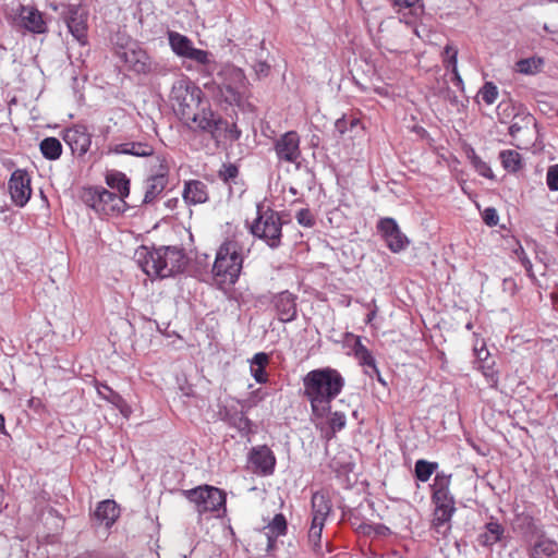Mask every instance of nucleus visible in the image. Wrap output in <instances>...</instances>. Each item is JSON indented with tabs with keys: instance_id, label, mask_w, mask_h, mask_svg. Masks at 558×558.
<instances>
[{
	"instance_id": "8",
	"label": "nucleus",
	"mask_w": 558,
	"mask_h": 558,
	"mask_svg": "<svg viewBox=\"0 0 558 558\" xmlns=\"http://www.w3.org/2000/svg\"><path fill=\"white\" fill-rule=\"evenodd\" d=\"M168 41L175 56L190 59L204 65L208 74L216 71L217 63L211 59L213 54L207 50L195 48L193 41L187 36L174 31H169Z\"/></svg>"
},
{
	"instance_id": "43",
	"label": "nucleus",
	"mask_w": 558,
	"mask_h": 558,
	"mask_svg": "<svg viewBox=\"0 0 558 558\" xmlns=\"http://www.w3.org/2000/svg\"><path fill=\"white\" fill-rule=\"evenodd\" d=\"M468 158L473 166V168L476 170V172L487 179H494V173L489 167V165L484 161L473 148L470 149L468 153Z\"/></svg>"
},
{
	"instance_id": "50",
	"label": "nucleus",
	"mask_w": 558,
	"mask_h": 558,
	"mask_svg": "<svg viewBox=\"0 0 558 558\" xmlns=\"http://www.w3.org/2000/svg\"><path fill=\"white\" fill-rule=\"evenodd\" d=\"M483 220L488 227H495L498 225L499 216L494 207H487L483 213Z\"/></svg>"
},
{
	"instance_id": "3",
	"label": "nucleus",
	"mask_w": 558,
	"mask_h": 558,
	"mask_svg": "<svg viewBox=\"0 0 558 558\" xmlns=\"http://www.w3.org/2000/svg\"><path fill=\"white\" fill-rule=\"evenodd\" d=\"M344 385V377L336 368L327 366L310 371L303 377V387L312 414L317 418L325 417Z\"/></svg>"
},
{
	"instance_id": "60",
	"label": "nucleus",
	"mask_w": 558,
	"mask_h": 558,
	"mask_svg": "<svg viewBox=\"0 0 558 558\" xmlns=\"http://www.w3.org/2000/svg\"><path fill=\"white\" fill-rule=\"evenodd\" d=\"M348 120H349L350 130H353L354 128H356L360 124V119H357V118H350Z\"/></svg>"
},
{
	"instance_id": "12",
	"label": "nucleus",
	"mask_w": 558,
	"mask_h": 558,
	"mask_svg": "<svg viewBox=\"0 0 558 558\" xmlns=\"http://www.w3.org/2000/svg\"><path fill=\"white\" fill-rule=\"evenodd\" d=\"M236 402L241 404L242 409L233 404L219 407V417L230 427L235 428L242 437H248L255 433V425L243 410L245 407L244 402L240 400H236Z\"/></svg>"
},
{
	"instance_id": "52",
	"label": "nucleus",
	"mask_w": 558,
	"mask_h": 558,
	"mask_svg": "<svg viewBox=\"0 0 558 558\" xmlns=\"http://www.w3.org/2000/svg\"><path fill=\"white\" fill-rule=\"evenodd\" d=\"M73 558H111V556L109 555H106L101 551H96V550H86Z\"/></svg>"
},
{
	"instance_id": "26",
	"label": "nucleus",
	"mask_w": 558,
	"mask_h": 558,
	"mask_svg": "<svg viewBox=\"0 0 558 558\" xmlns=\"http://www.w3.org/2000/svg\"><path fill=\"white\" fill-rule=\"evenodd\" d=\"M110 151L117 155H131L135 157L154 156L155 149L147 142H125L116 144Z\"/></svg>"
},
{
	"instance_id": "20",
	"label": "nucleus",
	"mask_w": 558,
	"mask_h": 558,
	"mask_svg": "<svg viewBox=\"0 0 558 558\" xmlns=\"http://www.w3.org/2000/svg\"><path fill=\"white\" fill-rule=\"evenodd\" d=\"M513 529L529 542L544 534L543 525L538 520L526 512H521L515 515Z\"/></svg>"
},
{
	"instance_id": "27",
	"label": "nucleus",
	"mask_w": 558,
	"mask_h": 558,
	"mask_svg": "<svg viewBox=\"0 0 558 558\" xmlns=\"http://www.w3.org/2000/svg\"><path fill=\"white\" fill-rule=\"evenodd\" d=\"M264 529L267 536L266 550L270 553L276 547L277 538L286 535L287 533L288 524L286 517L282 513H277Z\"/></svg>"
},
{
	"instance_id": "7",
	"label": "nucleus",
	"mask_w": 558,
	"mask_h": 558,
	"mask_svg": "<svg viewBox=\"0 0 558 558\" xmlns=\"http://www.w3.org/2000/svg\"><path fill=\"white\" fill-rule=\"evenodd\" d=\"M282 220L278 211L270 208L262 209L257 206V217L250 227L251 234L263 240L270 248L275 250L281 245Z\"/></svg>"
},
{
	"instance_id": "49",
	"label": "nucleus",
	"mask_w": 558,
	"mask_h": 558,
	"mask_svg": "<svg viewBox=\"0 0 558 558\" xmlns=\"http://www.w3.org/2000/svg\"><path fill=\"white\" fill-rule=\"evenodd\" d=\"M296 220L298 222L303 226V227H307V228H311L314 226L315 221H314V218L311 214V211L308 209H300L298 213H296Z\"/></svg>"
},
{
	"instance_id": "51",
	"label": "nucleus",
	"mask_w": 558,
	"mask_h": 558,
	"mask_svg": "<svg viewBox=\"0 0 558 558\" xmlns=\"http://www.w3.org/2000/svg\"><path fill=\"white\" fill-rule=\"evenodd\" d=\"M335 130L340 136L350 131L349 120L345 116H342L341 118L336 120Z\"/></svg>"
},
{
	"instance_id": "16",
	"label": "nucleus",
	"mask_w": 558,
	"mask_h": 558,
	"mask_svg": "<svg viewBox=\"0 0 558 558\" xmlns=\"http://www.w3.org/2000/svg\"><path fill=\"white\" fill-rule=\"evenodd\" d=\"M300 136L295 131L282 134L274 144L278 160L295 163L301 157Z\"/></svg>"
},
{
	"instance_id": "21",
	"label": "nucleus",
	"mask_w": 558,
	"mask_h": 558,
	"mask_svg": "<svg viewBox=\"0 0 558 558\" xmlns=\"http://www.w3.org/2000/svg\"><path fill=\"white\" fill-rule=\"evenodd\" d=\"M505 532L504 525L498 520L490 518L478 532L476 542L482 547L492 548L504 538Z\"/></svg>"
},
{
	"instance_id": "53",
	"label": "nucleus",
	"mask_w": 558,
	"mask_h": 558,
	"mask_svg": "<svg viewBox=\"0 0 558 558\" xmlns=\"http://www.w3.org/2000/svg\"><path fill=\"white\" fill-rule=\"evenodd\" d=\"M449 69L451 71V73H452V83H453V85L457 88L463 90L464 84H463V80H462V77H461V75H460V73L458 71V64L456 65V68H449Z\"/></svg>"
},
{
	"instance_id": "44",
	"label": "nucleus",
	"mask_w": 558,
	"mask_h": 558,
	"mask_svg": "<svg viewBox=\"0 0 558 558\" xmlns=\"http://www.w3.org/2000/svg\"><path fill=\"white\" fill-rule=\"evenodd\" d=\"M329 414V418H328V426L332 433V435H335L336 433L342 430L345 425H347V416L343 412L341 411H335V412H331V410L327 413V415Z\"/></svg>"
},
{
	"instance_id": "25",
	"label": "nucleus",
	"mask_w": 558,
	"mask_h": 558,
	"mask_svg": "<svg viewBox=\"0 0 558 558\" xmlns=\"http://www.w3.org/2000/svg\"><path fill=\"white\" fill-rule=\"evenodd\" d=\"M95 519L106 527H111L120 517V508L112 499L98 502L94 512Z\"/></svg>"
},
{
	"instance_id": "38",
	"label": "nucleus",
	"mask_w": 558,
	"mask_h": 558,
	"mask_svg": "<svg viewBox=\"0 0 558 558\" xmlns=\"http://www.w3.org/2000/svg\"><path fill=\"white\" fill-rule=\"evenodd\" d=\"M214 118L215 120L219 119L223 123L220 126V130H218V134L208 133L214 141L219 142L223 135L228 136L231 141H238L241 137L242 132L235 123L229 124L227 120L215 111Z\"/></svg>"
},
{
	"instance_id": "1",
	"label": "nucleus",
	"mask_w": 558,
	"mask_h": 558,
	"mask_svg": "<svg viewBox=\"0 0 558 558\" xmlns=\"http://www.w3.org/2000/svg\"><path fill=\"white\" fill-rule=\"evenodd\" d=\"M169 99L175 116L189 128L218 134L223 123L219 119L215 120L214 111L204 98L203 90L189 78L173 83Z\"/></svg>"
},
{
	"instance_id": "56",
	"label": "nucleus",
	"mask_w": 558,
	"mask_h": 558,
	"mask_svg": "<svg viewBox=\"0 0 558 558\" xmlns=\"http://www.w3.org/2000/svg\"><path fill=\"white\" fill-rule=\"evenodd\" d=\"M265 398V393H262L260 389H257L253 391L247 400V402L251 403V405H255L258 401L263 400ZM246 401H244V404Z\"/></svg>"
},
{
	"instance_id": "36",
	"label": "nucleus",
	"mask_w": 558,
	"mask_h": 558,
	"mask_svg": "<svg viewBox=\"0 0 558 558\" xmlns=\"http://www.w3.org/2000/svg\"><path fill=\"white\" fill-rule=\"evenodd\" d=\"M392 5L398 9V11H402L403 9H409L411 16L408 17L405 14L400 19V22H404L408 25L413 24L414 16L423 13V4L421 0H390Z\"/></svg>"
},
{
	"instance_id": "34",
	"label": "nucleus",
	"mask_w": 558,
	"mask_h": 558,
	"mask_svg": "<svg viewBox=\"0 0 558 558\" xmlns=\"http://www.w3.org/2000/svg\"><path fill=\"white\" fill-rule=\"evenodd\" d=\"M531 126H536L535 118L531 113L522 111L514 114L508 132L512 138H517L522 131L529 130Z\"/></svg>"
},
{
	"instance_id": "24",
	"label": "nucleus",
	"mask_w": 558,
	"mask_h": 558,
	"mask_svg": "<svg viewBox=\"0 0 558 558\" xmlns=\"http://www.w3.org/2000/svg\"><path fill=\"white\" fill-rule=\"evenodd\" d=\"M182 196L189 205L204 204L208 201L207 184L199 180L186 181Z\"/></svg>"
},
{
	"instance_id": "55",
	"label": "nucleus",
	"mask_w": 558,
	"mask_h": 558,
	"mask_svg": "<svg viewBox=\"0 0 558 558\" xmlns=\"http://www.w3.org/2000/svg\"><path fill=\"white\" fill-rule=\"evenodd\" d=\"M519 259H520L522 266L529 272V275H532V267H533L532 263H531L530 258L526 256V254L524 253L522 247H520Z\"/></svg>"
},
{
	"instance_id": "48",
	"label": "nucleus",
	"mask_w": 558,
	"mask_h": 558,
	"mask_svg": "<svg viewBox=\"0 0 558 558\" xmlns=\"http://www.w3.org/2000/svg\"><path fill=\"white\" fill-rule=\"evenodd\" d=\"M546 184L550 191H558V163L548 168L546 173Z\"/></svg>"
},
{
	"instance_id": "46",
	"label": "nucleus",
	"mask_w": 558,
	"mask_h": 558,
	"mask_svg": "<svg viewBox=\"0 0 558 558\" xmlns=\"http://www.w3.org/2000/svg\"><path fill=\"white\" fill-rule=\"evenodd\" d=\"M480 94L487 105H493L498 98V88L493 82H486L481 88Z\"/></svg>"
},
{
	"instance_id": "9",
	"label": "nucleus",
	"mask_w": 558,
	"mask_h": 558,
	"mask_svg": "<svg viewBox=\"0 0 558 558\" xmlns=\"http://www.w3.org/2000/svg\"><path fill=\"white\" fill-rule=\"evenodd\" d=\"M184 497L195 506L199 515L208 512H218L226 508V494L214 486L202 485L192 489L183 490Z\"/></svg>"
},
{
	"instance_id": "13",
	"label": "nucleus",
	"mask_w": 558,
	"mask_h": 558,
	"mask_svg": "<svg viewBox=\"0 0 558 558\" xmlns=\"http://www.w3.org/2000/svg\"><path fill=\"white\" fill-rule=\"evenodd\" d=\"M155 159L157 170L145 181L144 204L153 203L163 192L168 183L169 168L166 158L162 155H157Z\"/></svg>"
},
{
	"instance_id": "42",
	"label": "nucleus",
	"mask_w": 558,
	"mask_h": 558,
	"mask_svg": "<svg viewBox=\"0 0 558 558\" xmlns=\"http://www.w3.org/2000/svg\"><path fill=\"white\" fill-rule=\"evenodd\" d=\"M325 522L312 520L308 530V543L315 553L322 551V533Z\"/></svg>"
},
{
	"instance_id": "47",
	"label": "nucleus",
	"mask_w": 558,
	"mask_h": 558,
	"mask_svg": "<svg viewBox=\"0 0 558 558\" xmlns=\"http://www.w3.org/2000/svg\"><path fill=\"white\" fill-rule=\"evenodd\" d=\"M444 64L447 70L458 64V49L452 45H446L444 48Z\"/></svg>"
},
{
	"instance_id": "28",
	"label": "nucleus",
	"mask_w": 558,
	"mask_h": 558,
	"mask_svg": "<svg viewBox=\"0 0 558 558\" xmlns=\"http://www.w3.org/2000/svg\"><path fill=\"white\" fill-rule=\"evenodd\" d=\"M312 520L326 522L331 512L332 505L329 497L320 492L313 494L311 499Z\"/></svg>"
},
{
	"instance_id": "6",
	"label": "nucleus",
	"mask_w": 558,
	"mask_h": 558,
	"mask_svg": "<svg viewBox=\"0 0 558 558\" xmlns=\"http://www.w3.org/2000/svg\"><path fill=\"white\" fill-rule=\"evenodd\" d=\"M216 70L218 72L213 81L216 86L214 92L216 99L230 106H240L245 86L244 72L232 64L217 65Z\"/></svg>"
},
{
	"instance_id": "63",
	"label": "nucleus",
	"mask_w": 558,
	"mask_h": 558,
	"mask_svg": "<svg viewBox=\"0 0 558 558\" xmlns=\"http://www.w3.org/2000/svg\"><path fill=\"white\" fill-rule=\"evenodd\" d=\"M3 501H4V490L2 488H0V512H2V510L4 508Z\"/></svg>"
},
{
	"instance_id": "17",
	"label": "nucleus",
	"mask_w": 558,
	"mask_h": 558,
	"mask_svg": "<svg viewBox=\"0 0 558 558\" xmlns=\"http://www.w3.org/2000/svg\"><path fill=\"white\" fill-rule=\"evenodd\" d=\"M298 295L284 290L271 299L272 307L281 323H291L298 317Z\"/></svg>"
},
{
	"instance_id": "57",
	"label": "nucleus",
	"mask_w": 558,
	"mask_h": 558,
	"mask_svg": "<svg viewBox=\"0 0 558 558\" xmlns=\"http://www.w3.org/2000/svg\"><path fill=\"white\" fill-rule=\"evenodd\" d=\"M365 374L369 377H376V379L384 386L387 385V383L385 381V379L381 377V374L378 369V367L376 366L375 369H372V371H368V369H365Z\"/></svg>"
},
{
	"instance_id": "2",
	"label": "nucleus",
	"mask_w": 558,
	"mask_h": 558,
	"mask_svg": "<svg viewBox=\"0 0 558 558\" xmlns=\"http://www.w3.org/2000/svg\"><path fill=\"white\" fill-rule=\"evenodd\" d=\"M252 240L248 233L234 232L216 252L213 279L220 290L234 286L241 275L244 258L250 254Z\"/></svg>"
},
{
	"instance_id": "59",
	"label": "nucleus",
	"mask_w": 558,
	"mask_h": 558,
	"mask_svg": "<svg viewBox=\"0 0 558 558\" xmlns=\"http://www.w3.org/2000/svg\"><path fill=\"white\" fill-rule=\"evenodd\" d=\"M377 307L374 305V308L366 315L365 323L371 324L372 320L376 317Z\"/></svg>"
},
{
	"instance_id": "35",
	"label": "nucleus",
	"mask_w": 558,
	"mask_h": 558,
	"mask_svg": "<svg viewBox=\"0 0 558 558\" xmlns=\"http://www.w3.org/2000/svg\"><path fill=\"white\" fill-rule=\"evenodd\" d=\"M329 466L337 477H342L353 471L354 463L348 452L340 451L330 460Z\"/></svg>"
},
{
	"instance_id": "18",
	"label": "nucleus",
	"mask_w": 558,
	"mask_h": 558,
	"mask_svg": "<svg viewBox=\"0 0 558 558\" xmlns=\"http://www.w3.org/2000/svg\"><path fill=\"white\" fill-rule=\"evenodd\" d=\"M64 21L71 35L81 44L87 43V19L76 5H69Z\"/></svg>"
},
{
	"instance_id": "64",
	"label": "nucleus",
	"mask_w": 558,
	"mask_h": 558,
	"mask_svg": "<svg viewBox=\"0 0 558 558\" xmlns=\"http://www.w3.org/2000/svg\"><path fill=\"white\" fill-rule=\"evenodd\" d=\"M4 428V418L3 416L0 414V430H2Z\"/></svg>"
},
{
	"instance_id": "40",
	"label": "nucleus",
	"mask_w": 558,
	"mask_h": 558,
	"mask_svg": "<svg viewBox=\"0 0 558 558\" xmlns=\"http://www.w3.org/2000/svg\"><path fill=\"white\" fill-rule=\"evenodd\" d=\"M545 64V61L542 57H530L525 59H520L517 61L515 66L517 71L521 74L525 75H535L539 73Z\"/></svg>"
},
{
	"instance_id": "33",
	"label": "nucleus",
	"mask_w": 558,
	"mask_h": 558,
	"mask_svg": "<svg viewBox=\"0 0 558 558\" xmlns=\"http://www.w3.org/2000/svg\"><path fill=\"white\" fill-rule=\"evenodd\" d=\"M97 392L100 396V398L108 401L109 403L114 405L117 409H119L123 415H125V416L128 415L130 408H129L126 401L123 399V397L120 393L114 391L107 384H98Z\"/></svg>"
},
{
	"instance_id": "10",
	"label": "nucleus",
	"mask_w": 558,
	"mask_h": 558,
	"mask_svg": "<svg viewBox=\"0 0 558 558\" xmlns=\"http://www.w3.org/2000/svg\"><path fill=\"white\" fill-rule=\"evenodd\" d=\"M116 54L124 63L129 71L136 74H149L156 71L157 64L154 63L142 47L136 43L126 45L117 49Z\"/></svg>"
},
{
	"instance_id": "22",
	"label": "nucleus",
	"mask_w": 558,
	"mask_h": 558,
	"mask_svg": "<svg viewBox=\"0 0 558 558\" xmlns=\"http://www.w3.org/2000/svg\"><path fill=\"white\" fill-rule=\"evenodd\" d=\"M19 17L21 25L31 33L43 34L46 32V23L41 13L34 7L20 5Z\"/></svg>"
},
{
	"instance_id": "11",
	"label": "nucleus",
	"mask_w": 558,
	"mask_h": 558,
	"mask_svg": "<svg viewBox=\"0 0 558 558\" xmlns=\"http://www.w3.org/2000/svg\"><path fill=\"white\" fill-rule=\"evenodd\" d=\"M377 231L385 241L387 247L390 252L395 254H399L405 251L411 241L410 239L401 231L397 220L391 217L380 218L377 221Z\"/></svg>"
},
{
	"instance_id": "19",
	"label": "nucleus",
	"mask_w": 558,
	"mask_h": 558,
	"mask_svg": "<svg viewBox=\"0 0 558 558\" xmlns=\"http://www.w3.org/2000/svg\"><path fill=\"white\" fill-rule=\"evenodd\" d=\"M250 462L263 475H271L276 466V457L271 449L266 446H256L251 449Z\"/></svg>"
},
{
	"instance_id": "29",
	"label": "nucleus",
	"mask_w": 558,
	"mask_h": 558,
	"mask_svg": "<svg viewBox=\"0 0 558 558\" xmlns=\"http://www.w3.org/2000/svg\"><path fill=\"white\" fill-rule=\"evenodd\" d=\"M558 553V543L545 536H537L530 553L531 558H556Z\"/></svg>"
},
{
	"instance_id": "58",
	"label": "nucleus",
	"mask_w": 558,
	"mask_h": 558,
	"mask_svg": "<svg viewBox=\"0 0 558 558\" xmlns=\"http://www.w3.org/2000/svg\"><path fill=\"white\" fill-rule=\"evenodd\" d=\"M474 352H475V355L478 360L481 361H484L488 357L489 355V352L487 351V349L485 348V345H483L481 349H474Z\"/></svg>"
},
{
	"instance_id": "30",
	"label": "nucleus",
	"mask_w": 558,
	"mask_h": 558,
	"mask_svg": "<svg viewBox=\"0 0 558 558\" xmlns=\"http://www.w3.org/2000/svg\"><path fill=\"white\" fill-rule=\"evenodd\" d=\"M348 337L354 338V344L352 347V352L354 357L359 361V364L364 366L365 369L372 371L375 369L376 360L372 352L362 343V338L360 336H354L353 333H347Z\"/></svg>"
},
{
	"instance_id": "62",
	"label": "nucleus",
	"mask_w": 558,
	"mask_h": 558,
	"mask_svg": "<svg viewBox=\"0 0 558 558\" xmlns=\"http://www.w3.org/2000/svg\"><path fill=\"white\" fill-rule=\"evenodd\" d=\"M447 97L448 99L451 101V102H454L457 104L458 102V98L456 95H452L451 90L449 88H447Z\"/></svg>"
},
{
	"instance_id": "4",
	"label": "nucleus",
	"mask_w": 558,
	"mask_h": 558,
	"mask_svg": "<svg viewBox=\"0 0 558 558\" xmlns=\"http://www.w3.org/2000/svg\"><path fill=\"white\" fill-rule=\"evenodd\" d=\"M135 257L146 275L161 279L182 274L189 264L184 250L179 246L142 245L136 250Z\"/></svg>"
},
{
	"instance_id": "41",
	"label": "nucleus",
	"mask_w": 558,
	"mask_h": 558,
	"mask_svg": "<svg viewBox=\"0 0 558 558\" xmlns=\"http://www.w3.org/2000/svg\"><path fill=\"white\" fill-rule=\"evenodd\" d=\"M437 469V462H429L424 459H420L415 462L414 466L415 477L417 481L425 483L430 478Z\"/></svg>"
},
{
	"instance_id": "32",
	"label": "nucleus",
	"mask_w": 558,
	"mask_h": 558,
	"mask_svg": "<svg viewBox=\"0 0 558 558\" xmlns=\"http://www.w3.org/2000/svg\"><path fill=\"white\" fill-rule=\"evenodd\" d=\"M106 183L110 189L116 190L123 201L129 196L130 180L125 173L117 170L109 171L106 175Z\"/></svg>"
},
{
	"instance_id": "39",
	"label": "nucleus",
	"mask_w": 558,
	"mask_h": 558,
	"mask_svg": "<svg viewBox=\"0 0 558 558\" xmlns=\"http://www.w3.org/2000/svg\"><path fill=\"white\" fill-rule=\"evenodd\" d=\"M499 159L504 169L508 172L515 173L523 167L521 155L513 149H505L499 153Z\"/></svg>"
},
{
	"instance_id": "23",
	"label": "nucleus",
	"mask_w": 558,
	"mask_h": 558,
	"mask_svg": "<svg viewBox=\"0 0 558 558\" xmlns=\"http://www.w3.org/2000/svg\"><path fill=\"white\" fill-rule=\"evenodd\" d=\"M93 199H94L93 207L96 210H102V211L118 210V211H120L121 210L120 206L125 205V202L120 196H118L116 193L110 192L104 187H99V189L95 190V195H94Z\"/></svg>"
},
{
	"instance_id": "15",
	"label": "nucleus",
	"mask_w": 558,
	"mask_h": 558,
	"mask_svg": "<svg viewBox=\"0 0 558 558\" xmlns=\"http://www.w3.org/2000/svg\"><path fill=\"white\" fill-rule=\"evenodd\" d=\"M62 138L73 155L84 156L92 145V134L87 126L81 123L73 124L62 132Z\"/></svg>"
},
{
	"instance_id": "54",
	"label": "nucleus",
	"mask_w": 558,
	"mask_h": 558,
	"mask_svg": "<svg viewBox=\"0 0 558 558\" xmlns=\"http://www.w3.org/2000/svg\"><path fill=\"white\" fill-rule=\"evenodd\" d=\"M483 368H484L483 374L488 379V383L490 384V386H493V387L496 386L498 383L497 374L490 367L483 366Z\"/></svg>"
},
{
	"instance_id": "61",
	"label": "nucleus",
	"mask_w": 558,
	"mask_h": 558,
	"mask_svg": "<svg viewBox=\"0 0 558 558\" xmlns=\"http://www.w3.org/2000/svg\"><path fill=\"white\" fill-rule=\"evenodd\" d=\"M378 558H402L397 551H392L389 554L381 555Z\"/></svg>"
},
{
	"instance_id": "45",
	"label": "nucleus",
	"mask_w": 558,
	"mask_h": 558,
	"mask_svg": "<svg viewBox=\"0 0 558 558\" xmlns=\"http://www.w3.org/2000/svg\"><path fill=\"white\" fill-rule=\"evenodd\" d=\"M239 175V168L236 165L228 162L223 163L218 171V178L225 183L234 181Z\"/></svg>"
},
{
	"instance_id": "31",
	"label": "nucleus",
	"mask_w": 558,
	"mask_h": 558,
	"mask_svg": "<svg viewBox=\"0 0 558 558\" xmlns=\"http://www.w3.org/2000/svg\"><path fill=\"white\" fill-rule=\"evenodd\" d=\"M269 363V355L265 352H258L250 360V372L252 377L258 384H266L268 381V374L266 366Z\"/></svg>"
},
{
	"instance_id": "5",
	"label": "nucleus",
	"mask_w": 558,
	"mask_h": 558,
	"mask_svg": "<svg viewBox=\"0 0 558 558\" xmlns=\"http://www.w3.org/2000/svg\"><path fill=\"white\" fill-rule=\"evenodd\" d=\"M451 474L437 472L432 488V501L435 505L433 526L437 533H446L456 512V500L450 492Z\"/></svg>"
},
{
	"instance_id": "14",
	"label": "nucleus",
	"mask_w": 558,
	"mask_h": 558,
	"mask_svg": "<svg viewBox=\"0 0 558 558\" xmlns=\"http://www.w3.org/2000/svg\"><path fill=\"white\" fill-rule=\"evenodd\" d=\"M8 189L13 204L17 207H24L31 196V177L26 170L16 169L12 172L8 182Z\"/></svg>"
},
{
	"instance_id": "37",
	"label": "nucleus",
	"mask_w": 558,
	"mask_h": 558,
	"mask_svg": "<svg viewBox=\"0 0 558 558\" xmlns=\"http://www.w3.org/2000/svg\"><path fill=\"white\" fill-rule=\"evenodd\" d=\"M39 150L47 160H58L62 155V144L57 137H45L39 143Z\"/></svg>"
}]
</instances>
